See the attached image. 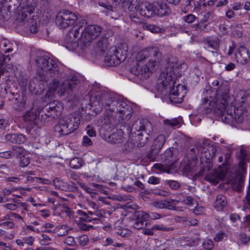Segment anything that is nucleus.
<instances>
[{
	"label": "nucleus",
	"instance_id": "1",
	"mask_svg": "<svg viewBox=\"0 0 250 250\" xmlns=\"http://www.w3.org/2000/svg\"><path fill=\"white\" fill-rule=\"evenodd\" d=\"M35 62L42 69L37 79L42 82V84L46 83L48 87L45 94V99L52 98L56 92L61 96L65 93L69 94L79 83L77 77L74 75L67 76L64 81L62 80L63 73L58 63L48 55L38 56Z\"/></svg>",
	"mask_w": 250,
	"mask_h": 250
},
{
	"label": "nucleus",
	"instance_id": "2",
	"mask_svg": "<svg viewBox=\"0 0 250 250\" xmlns=\"http://www.w3.org/2000/svg\"><path fill=\"white\" fill-rule=\"evenodd\" d=\"M161 57V53L157 48H146L138 53L136 65L131 69V72L141 80H146L155 69L156 62Z\"/></svg>",
	"mask_w": 250,
	"mask_h": 250
},
{
	"label": "nucleus",
	"instance_id": "3",
	"mask_svg": "<svg viewBox=\"0 0 250 250\" xmlns=\"http://www.w3.org/2000/svg\"><path fill=\"white\" fill-rule=\"evenodd\" d=\"M231 154L229 152L224 156H219L218 161L224 162L222 166H219L218 169L213 170L206 174L205 180L214 185L218 184L220 181H225L224 183L234 185V166L232 165V160L230 159Z\"/></svg>",
	"mask_w": 250,
	"mask_h": 250
},
{
	"label": "nucleus",
	"instance_id": "4",
	"mask_svg": "<svg viewBox=\"0 0 250 250\" xmlns=\"http://www.w3.org/2000/svg\"><path fill=\"white\" fill-rule=\"evenodd\" d=\"M229 92L227 85H221L214 92L213 97L210 96V100L207 97L203 99L202 104L203 108H208L207 112L213 111L216 115L222 117L229 103Z\"/></svg>",
	"mask_w": 250,
	"mask_h": 250
},
{
	"label": "nucleus",
	"instance_id": "5",
	"mask_svg": "<svg viewBox=\"0 0 250 250\" xmlns=\"http://www.w3.org/2000/svg\"><path fill=\"white\" fill-rule=\"evenodd\" d=\"M128 127L127 133H130L131 139L135 142L136 147H143L148 142L152 132L150 123L138 119L133 123L131 127L129 126Z\"/></svg>",
	"mask_w": 250,
	"mask_h": 250
},
{
	"label": "nucleus",
	"instance_id": "6",
	"mask_svg": "<svg viewBox=\"0 0 250 250\" xmlns=\"http://www.w3.org/2000/svg\"><path fill=\"white\" fill-rule=\"evenodd\" d=\"M235 157L237 162L235 167V191L241 192L244 186V178L248 163L250 162V155L244 146H240L237 148Z\"/></svg>",
	"mask_w": 250,
	"mask_h": 250
},
{
	"label": "nucleus",
	"instance_id": "7",
	"mask_svg": "<svg viewBox=\"0 0 250 250\" xmlns=\"http://www.w3.org/2000/svg\"><path fill=\"white\" fill-rule=\"evenodd\" d=\"M117 100L115 96L108 91H100L90 98L91 106L95 107L98 111L103 108L110 111V107Z\"/></svg>",
	"mask_w": 250,
	"mask_h": 250
},
{
	"label": "nucleus",
	"instance_id": "8",
	"mask_svg": "<svg viewBox=\"0 0 250 250\" xmlns=\"http://www.w3.org/2000/svg\"><path fill=\"white\" fill-rule=\"evenodd\" d=\"M80 124L78 118L67 115L61 119L54 127V131L59 136L66 135L75 130Z\"/></svg>",
	"mask_w": 250,
	"mask_h": 250
},
{
	"label": "nucleus",
	"instance_id": "9",
	"mask_svg": "<svg viewBox=\"0 0 250 250\" xmlns=\"http://www.w3.org/2000/svg\"><path fill=\"white\" fill-rule=\"evenodd\" d=\"M178 150L174 147H170L161 156L162 163H156L153 167L162 172L169 173L173 165L177 161Z\"/></svg>",
	"mask_w": 250,
	"mask_h": 250
},
{
	"label": "nucleus",
	"instance_id": "10",
	"mask_svg": "<svg viewBox=\"0 0 250 250\" xmlns=\"http://www.w3.org/2000/svg\"><path fill=\"white\" fill-rule=\"evenodd\" d=\"M110 107V111L111 113L114 112L118 117L119 122L121 124H124L128 121L131 116L132 108L131 106L127 104L125 102L120 101L117 99L116 102L113 103Z\"/></svg>",
	"mask_w": 250,
	"mask_h": 250
},
{
	"label": "nucleus",
	"instance_id": "11",
	"mask_svg": "<svg viewBox=\"0 0 250 250\" xmlns=\"http://www.w3.org/2000/svg\"><path fill=\"white\" fill-rule=\"evenodd\" d=\"M78 20L77 15L68 10H62L56 15V23L60 29H66L73 25Z\"/></svg>",
	"mask_w": 250,
	"mask_h": 250
},
{
	"label": "nucleus",
	"instance_id": "12",
	"mask_svg": "<svg viewBox=\"0 0 250 250\" xmlns=\"http://www.w3.org/2000/svg\"><path fill=\"white\" fill-rule=\"evenodd\" d=\"M127 57V50L121 48H112L107 53L104 58L106 65L109 66H115L124 61Z\"/></svg>",
	"mask_w": 250,
	"mask_h": 250
},
{
	"label": "nucleus",
	"instance_id": "13",
	"mask_svg": "<svg viewBox=\"0 0 250 250\" xmlns=\"http://www.w3.org/2000/svg\"><path fill=\"white\" fill-rule=\"evenodd\" d=\"M203 151L202 154H204V155L202 156V158L203 159V157H205L206 160L205 164L203 161L201 162L202 166L199 171V174L200 176L206 174V172L208 171L212 167V164L211 162V160L215 156L216 149L212 145L205 144L204 145Z\"/></svg>",
	"mask_w": 250,
	"mask_h": 250
},
{
	"label": "nucleus",
	"instance_id": "14",
	"mask_svg": "<svg viewBox=\"0 0 250 250\" xmlns=\"http://www.w3.org/2000/svg\"><path fill=\"white\" fill-rule=\"evenodd\" d=\"M102 27L98 25H89L81 32V39L84 43L96 39L101 33Z\"/></svg>",
	"mask_w": 250,
	"mask_h": 250
},
{
	"label": "nucleus",
	"instance_id": "15",
	"mask_svg": "<svg viewBox=\"0 0 250 250\" xmlns=\"http://www.w3.org/2000/svg\"><path fill=\"white\" fill-rule=\"evenodd\" d=\"M166 141V137L163 134L159 135L153 141L146 157L151 161H155L157 155L162 148Z\"/></svg>",
	"mask_w": 250,
	"mask_h": 250
},
{
	"label": "nucleus",
	"instance_id": "16",
	"mask_svg": "<svg viewBox=\"0 0 250 250\" xmlns=\"http://www.w3.org/2000/svg\"><path fill=\"white\" fill-rule=\"evenodd\" d=\"M47 112L48 116L55 119L61 115L63 110L62 104L58 101H54L48 104L43 108Z\"/></svg>",
	"mask_w": 250,
	"mask_h": 250
},
{
	"label": "nucleus",
	"instance_id": "17",
	"mask_svg": "<svg viewBox=\"0 0 250 250\" xmlns=\"http://www.w3.org/2000/svg\"><path fill=\"white\" fill-rule=\"evenodd\" d=\"M127 127H129V126L121 125V128L119 130L117 129L116 131L108 135L107 137H105V140L112 144H116L117 145L121 144L124 140L123 131L125 129L127 130Z\"/></svg>",
	"mask_w": 250,
	"mask_h": 250
},
{
	"label": "nucleus",
	"instance_id": "18",
	"mask_svg": "<svg viewBox=\"0 0 250 250\" xmlns=\"http://www.w3.org/2000/svg\"><path fill=\"white\" fill-rule=\"evenodd\" d=\"M250 56L248 49L244 45H239L235 51V60L238 62L245 64L250 60Z\"/></svg>",
	"mask_w": 250,
	"mask_h": 250
},
{
	"label": "nucleus",
	"instance_id": "19",
	"mask_svg": "<svg viewBox=\"0 0 250 250\" xmlns=\"http://www.w3.org/2000/svg\"><path fill=\"white\" fill-rule=\"evenodd\" d=\"M132 217L134 220L133 227L139 229L143 228L144 222L149 218V214L142 210H137L134 212Z\"/></svg>",
	"mask_w": 250,
	"mask_h": 250
},
{
	"label": "nucleus",
	"instance_id": "20",
	"mask_svg": "<svg viewBox=\"0 0 250 250\" xmlns=\"http://www.w3.org/2000/svg\"><path fill=\"white\" fill-rule=\"evenodd\" d=\"M155 7L154 2L151 3L146 2L141 3L136 10L139 11L140 14L142 16L150 18L155 15Z\"/></svg>",
	"mask_w": 250,
	"mask_h": 250
},
{
	"label": "nucleus",
	"instance_id": "21",
	"mask_svg": "<svg viewBox=\"0 0 250 250\" xmlns=\"http://www.w3.org/2000/svg\"><path fill=\"white\" fill-rule=\"evenodd\" d=\"M54 185L56 188L64 191H68L72 192H77L78 191V188L76 187L75 184L72 183V185H68L63 180L59 178H55L53 180Z\"/></svg>",
	"mask_w": 250,
	"mask_h": 250
},
{
	"label": "nucleus",
	"instance_id": "22",
	"mask_svg": "<svg viewBox=\"0 0 250 250\" xmlns=\"http://www.w3.org/2000/svg\"><path fill=\"white\" fill-rule=\"evenodd\" d=\"M179 201L175 200H171V201L167 200H156L152 203V205L157 208H167L169 210H175V207L172 204L176 205Z\"/></svg>",
	"mask_w": 250,
	"mask_h": 250
},
{
	"label": "nucleus",
	"instance_id": "23",
	"mask_svg": "<svg viewBox=\"0 0 250 250\" xmlns=\"http://www.w3.org/2000/svg\"><path fill=\"white\" fill-rule=\"evenodd\" d=\"M155 7V15L160 17L168 15L170 10L166 3L154 2Z\"/></svg>",
	"mask_w": 250,
	"mask_h": 250
},
{
	"label": "nucleus",
	"instance_id": "24",
	"mask_svg": "<svg viewBox=\"0 0 250 250\" xmlns=\"http://www.w3.org/2000/svg\"><path fill=\"white\" fill-rule=\"evenodd\" d=\"M23 119L25 122L29 124H36V121L40 119V114H38V111L32 108L25 114Z\"/></svg>",
	"mask_w": 250,
	"mask_h": 250
},
{
	"label": "nucleus",
	"instance_id": "25",
	"mask_svg": "<svg viewBox=\"0 0 250 250\" xmlns=\"http://www.w3.org/2000/svg\"><path fill=\"white\" fill-rule=\"evenodd\" d=\"M180 87L183 88V85L179 84L176 87H173L170 89L169 98L171 103L177 104L182 102V98L178 97L179 93L178 91Z\"/></svg>",
	"mask_w": 250,
	"mask_h": 250
},
{
	"label": "nucleus",
	"instance_id": "26",
	"mask_svg": "<svg viewBox=\"0 0 250 250\" xmlns=\"http://www.w3.org/2000/svg\"><path fill=\"white\" fill-rule=\"evenodd\" d=\"M36 5V0H23L20 4L21 9H25L29 14L33 13Z\"/></svg>",
	"mask_w": 250,
	"mask_h": 250
},
{
	"label": "nucleus",
	"instance_id": "27",
	"mask_svg": "<svg viewBox=\"0 0 250 250\" xmlns=\"http://www.w3.org/2000/svg\"><path fill=\"white\" fill-rule=\"evenodd\" d=\"M144 29L150 31L153 33H163L165 30L158 26L154 24H148L147 23L143 24Z\"/></svg>",
	"mask_w": 250,
	"mask_h": 250
},
{
	"label": "nucleus",
	"instance_id": "28",
	"mask_svg": "<svg viewBox=\"0 0 250 250\" xmlns=\"http://www.w3.org/2000/svg\"><path fill=\"white\" fill-rule=\"evenodd\" d=\"M130 140L127 141L123 146L122 151L124 153L126 154L130 152L133 151L134 147H136L135 146V142L131 139V135H130Z\"/></svg>",
	"mask_w": 250,
	"mask_h": 250
},
{
	"label": "nucleus",
	"instance_id": "29",
	"mask_svg": "<svg viewBox=\"0 0 250 250\" xmlns=\"http://www.w3.org/2000/svg\"><path fill=\"white\" fill-rule=\"evenodd\" d=\"M226 198L222 194H219L217 196L216 201L214 203V206L218 209H222L226 205Z\"/></svg>",
	"mask_w": 250,
	"mask_h": 250
},
{
	"label": "nucleus",
	"instance_id": "30",
	"mask_svg": "<svg viewBox=\"0 0 250 250\" xmlns=\"http://www.w3.org/2000/svg\"><path fill=\"white\" fill-rule=\"evenodd\" d=\"M108 41L106 37H102L97 43V51L104 52L107 48Z\"/></svg>",
	"mask_w": 250,
	"mask_h": 250
},
{
	"label": "nucleus",
	"instance_id": "31",
	"mask_svg": "<svg viewBox=\"0 0 250 250\" xmlns=\"http://www.w3.org/2000/svg\"><path fill=\"white\" fill-rule=\"evenodd\" d=\"M161 77L162 79V83L164 87H166L169 85L173 84L171 73L168 74L167 71L166 73L162 74Z\"/></svg>",
	"mask_w": 250,
	"mask_h": 250
},
{
	"label": "nucleus",
	"instance_id": "32",
	"mask_svg": "<svg viewBox=\"0 0 250 250\" xmlns=\"http://www.w3.org/2000/svg\"><path fill=\"white\" fill-rule=\"evenodd\" d=\"M141 3V0H123V4L128 7L129 10L137 9Z\"/></svg>",
	"mask_w": 250,
	"mask_h": 250
},
{
	"label": "nucleus",
	"instance_id": "33",
	"mask_svg": "<svg viewBox=\"0 0 250 250\" xmlns=\"http://www.w3.org/2000/svg\"><path fill=\"white\" fill-rule=\"evenodd\" d=\"M249 97V95L243 90H240L236 95L235 98V103L239 102V104H244L246 99Z\"/></svg>",
	"mask_w": 250,
	"mask_h": 250
},
{
	"label": "nucleus",
	"instance_id": "34",
	"mask_svg": "<svg viewBox=\"0 0 250 250\" xmlns=\"http://www.w3.org/2000/svg\"><path fill=\"white\" fill-rule=\"evenodd\" d=\"M83 161L80 158L75 157L73 158L69 162L70 166L74 169L80 168L83 165Z\"/></svg>",
	"mask_w": 250,
	"mask_h": 250
},
{
	"label": "nucleus",
	"instance_id": "35",
	"mask_svg": "<svg viewBox=\"0 0 250 250\" xmlns=\"http://www.w3.org/2000/svg\"><path fill=\"white\" fill-rule=\"evenodd\" d=\"M98 122L101 126L106 127L110 125L111 120L108 115L103 114L99 117Z\"/></svg>",
	"mask_w": 250,
	"mask_h": 250
},
{
	"label": "nucleus",
	"instance_id": "36",
	"mask_svg": "<svg viewBox=\"0 0 250 250\" xmlns=\"http://www.w3.org/2000/svg\"><path fill=\"white\" fill-rule=\"evenodd\" d=\"M239 209L240 210V212L237 214V218L240 221H241V219L242 218L243 220L242 222H245L247 219V216H248L249 215L247 214L248 212L250 211V209L244 207L240 208Z\"/></svg>",
	"mask_w": 250,
	"mask_h": 250
},
{
	"label": "nucleus",
	"instance_id": "37",
	"mask_svg": "<svg viewBox=\"0 0 250 250\" xmlns=\"http://www.w3.org/2000/svg\"><path fill=\"white\" fill-rule=\"evenodd\" d=\"M79 214L82 216V217L80 218V220L84 222H90L92 220L96 221L97 219L96 217L89 216L87 213L83 210H79Z\"/></svg>",
	"mask_w": 250,
	"mask_h": 250
},
{
	"label": "nucleus",
	"instance_id": "38",
	"mask_svg": "<svg viewBox=\"0 0 250 250\" xmlns=\"http://www.w3.org/2000/svg\"><path fill=\"white\" fill-rule=\"evenodd\" d=\"M66 47L69 50H73L78 46V43L75 39L70 41L68 39H66Z\"/></svg>",
	"mask_w": 250,
	"mask_h": 250
},
{
	"label": "nucleus",
	"instance_id": "39",
	"mask_svg": "<svg viewBox=\"0 0 250 250\" xmlns=\"http://www.w3.org/2000/svg\"><path fill=\"white\" fill-rule=\"evenodd\" d=\"M165 184L168 185L172 189L176 190L180 188V183L175 180H166Z\"/></svg>",
	"mask_w": 250,
	"mask_h": 250
},
{
	"label": "nucleus",
	"instance_id": "40",
	"mask_svg": "<svg viewBox=\"0 0 250 250\" xmlns=\"http://www.w3.org/2000/svg\"><path fill=\"white\" fill-rule=\"evenodd\" d=\"M220 30L222 31L224 34L229 33V32L231 33H233V32L232 25L226 24L221 25L220 26Z\"/></svg>",
	"mask_w": 250,
	"mask_h": 250
},
{
	"label": "nucleus",
	"instance_id": "41",
	"mask_svg": "<svg viewBox=\"0 0 250 250\" xmlns=\"http://www.w3.org/2000/svg\"><path fill=\"white\" fill-rule=\"evenodd\" d=\"M20 165L22 167L27 166L30 162V158L27 155H22L20 157Z\"/></svg>",
	"mask_w": 250,
	"mask_h": 250
},
{
	"label": "nucleus",
	"instance_id": "42",
	"mask_svg": "<svg viewBox=\"0 0 250 250\" xmlns=\"http://www.w3.org/2000/svg\"><path fill=\"white\" fill-rule=\"evenodd\" d=\"M239 107L240 108V111H241L240 113L238 112L237 113L235 112V116L237 115L238 116V121H237L238 123H241L243 120V112L244 111V108L242 106V105H238L237 107H236V105L235 104V108H236V110L237 111H238ZM236 121V117L235 116V121Z\"/></svg>",
	"mask_w": 250,
	"mask_h": 250
},
{
	"label": "nucleus",
	"instance_id": "43",
	"mask_svg": "<svg viewBox=\"0 0 250 250\" xmlns=\"http://www.w3.org/2000/svg\"><path fill=\"white\" fill-rule=\"evenodd\" d=\"M222 121L230 125L231 126H233L234 123V119L232 113H228V112H227V114L225 116L224 118L222 119Z\"/></svg>",
	"mask_w": 250,
	"mask_h": 250
},
{
	"label": "nucleus",
	"instance_id": "44",
	"mask_svg": "<svg viewBox=\"0 0 250 250\" xmlns=\"http://www.w3.org/2000/svg\"><path fill=\"white\" fill-rule=\"evenodd\" d=\"M15 136L16 138L15 139L14 144H21L24 143L26 141V139L24 135L21 134H16Z\"/></svg>",
	"mask_w": 250,
	"mask_h": 250
},
{
	"label": "nucleus",
	"instance_id": "45",
	"mask_svg": "<svg viewBox=\"0 0 250 250\" xmlns=\"http://www.w3.org/2000/svg\"><path fill=\"white\" fill-rule=\"evenodd\" d=\"M164 124L166 125H168L172 127H173L178 125L180 124V122L177 119L174 118L171 120H165L164 121Z\"/></svg>",
	"mask_w": 250,
	"mask_h": 250
},
{
	"label": "nucleus",
	"instance_id": "46",
	"mask_svg": "<svg viewBox=\"0 0 250 250\" xmlns=\"http://www.w3.org/2000/svg\"><path fill=\"white\" fill-rule=\"evenodd\" d=\"M204 249L206 250H211L213 248V242L212 240L208 239L205 240L202 244Z\"/></svg>",
	"mask_w": 250,
	"mask_h": 250
},
{
	"label": "nucleus",
	"instance_id": "47",
	"mask_svg": "<svg viewBox=\"0 0 250 250\" xmlns=\"http://www.w3.org/2000/svg\"><path fill=\"white\" fill-rule=\"evenodd\" d=\"M152 228L153 229V230H161L166 231H169L173 230V229L172 228H166L164 227L163 225H156L152 227Z\"/></svg>",
	"mask_w": 250,
	"mask_h": 250
},
{
	"label": "nucleus",
	"instance_id": "48",
	"mask_svg": "<svg viewBox=\"0 0 250 250\" xmlns=\"http://www.w3.org/2000/svg\"><path fill=\"white\" fill-rule=\"evenodd\" d=\"M134 185L138 187L141 189L144 190V191L143 192L144 193L146 194H149L150 192L149 190L145 189V185L141 182L140 181H136L134 183Z\"/></svg>",
	"mask_w": 250,
	"mask_h": 250
},
{
	"label": "nucleus",
	"instance_id": "49",
	"mask_svg": "<svg viewBox=\"0 0 250 250\" xmlns=\"http://www.w3.org/2000/svg\"><path fill=\"white\" fill-rule=\"evenodd\" d=\"M240 240L242 244L247 245L250 240V238L245 233H241L240 234Z\"/></svg>",
	"mask_w": 250,
	"mask_h": 250
},
{
	"label": "nucleus",
	"instance_id": "50",
	"mask_svg": "<svg viewBox=\"0 0 250 250\" xmlns=\"http://www.w3.org/2000/svg\"><path fill=\"white\" fill-rule=\"evenodd\" d=\"M183 203L188 205H193L196 201L191 197L187 196L183 200Z\"/></svg>",
	"mask_w": 250,
	"mask_h": 250
},
{
	"label": "nucleus",
	"instance_id": "51",
	"mask_svg": "<svg viewBox=\"0 0 250 250\" xmlns=\"http://www.w3.org/2000/svg\"><path fill=\"white\" fill-rule=\"evenodd\" d=\"M64 243L68 246H74L76 242L74 238L72 236H68L65 239Z\"/></svg>",
	"mask_w": 250,
	"mask_h": 250
},
{
	"label": "nucleus",
	"instance_id": "52",
	"mask_svg": "<svg viewBox=\"0 0 250 250\" xmlns=\"http://www.w3.org/2000/svg\"><path fill=\"white\" fill-rule=\"evenodd\" d=\"M104 210L103 209L97 210L94 211V215L92 216V217H96L98 220V218H102L104 217V214L105 213Z\"/></svg>",
	"mask_w": 250,
	"mask_h": 250
},
{
	"label": "nucleus",
	"instance_id": "53",
	"mask_svg": "<svg viewBox=\"0 0 250 250\" xmlns=\"http://www.w3.org/2000/svg\"><path fill=\"white\" fill-rule=\"evenodd\" d=\"M80 228L83 230H88L90 228H93V226L90 225H87L83 222L80 221L78 224Z\"/></svg>",
	"mask_w": 250,
	"mask_h": 250
},
{
	"label": "nucleus",
	"instance_id": "54",
	"mask_svg": "<svg viewBox=\"0 0 250 250\" xmlns=\"http://www.w3.org/2000/svg\"><path fill=\"white\" fill-rule=\"evenodd\" d=\"M88 242V238L86 235H83L79 237V243L82 246H85Z\"/></svg>",
	"mask_w": 250,
	"mask_h": 250
},
{
	"label": "nucleus",
	"instance_id": "55",
	"mask_svg": "<svg viewBox=\"0 0 250 250\" xmlns=\"http://www.w3.org/2000/svg\"><path fill=\"white\" fill-rule=\"evenodd\" d=\"M16 134H7L5 136V139L6 140V141L11 142L13 144L14 143V140L16 138L15 136Z\"/></svg>",
	"mask_w": 250,
	"mask_h": 250
},
{
	"label": "nucleus",
	"instance_id": "56",
	"mask_svg": "<svg viewBox=\"0 0 250 250\" xmlns=\"http://www.w3.org/2000/svg\"><path fill=\"white\" fill-rule=\"evenodd\" d=\"M82 143H83V145L84 146H91L92 144L91 140L86 136H84L83 137V140Z\"/></svg>",
	"mask_w": 250,
	"mask_h": 250
},
{
	"label": "nucleus",
	"instance_id": "57",
	"mask_svg": "<svg viewBox=\"0 0 250 250\" xmlns=\"http://www.w3.org/2000/svg\"><path fill=\"white\" fill-rule=\"evenodd\" d=\"M160 181V180L159 178L154 176H151L149 178L148 182L149 184L156 185L159 184Z\"/></svg>",
	"mask_w": 250,
	"mask_h": 250
},
{
	"label": "nucleus",
	"instance_id": "58",
	"mask_svg": "<svg viewBox=\"0 0 250 250\" xmlns=\"http://www.w3.org/2000/svg\"><path fill=\"white\" fill-rule=\"evenodd\" d=\"M78 184L82 188H83L87 192L89 193L93 192V190L90 188L85 185L84 183L82 182H78Z\"/></svg>",
	"mask_w": 250,
	"mask_h": 250
},
{
	"label": "nucleus",
	"instance_id": "59",
	"mask_svg": "<svg viewBox=\"0 0 250 250\" xmlns=\"http://www.w3.org/2000/svg\"><path fill=\"white\" fill-rule=\"evenodd\" d=\"M204 22H200L199 23L196 24V30L197 31L204 30L206 27L207 24L204 23Z\"/></svg>",
	"mask_w": 250,
	"mask_h": 250
},
{
	"label": "nucleus",
	"instance_id": "60",
	"mask_svg": "<svg viewBox=\"0 0 250 250\" xmlns=\"http://www.w3.org/2000/svg\"><path fill=\"white\" fill-rule=\"evenodd\" d=\"M185 21L188 23H191L194 21L195 17L192 14H189L184 17Z\"/></svg>",
	"mask_w": 250,
	"mask_h": 250
},
{
	"label": "nucleus",
	"instance_id": "61",
	"mask_svg": "<svg viewBox=\"0 0 250 250\" xmlns=\"http://www.w3.org/2000/svg\"><path fill=\"white\" fill-rule=\"evenodd\" d=\"M3 207L9 210H14L17 208V205L15 204H7L3 205Z\"/></svg>",
	"mask_w": 250,
	"mask_h": 250
},
{
	"label": "nucleus",
	"instance_id": "62",
	"mask_svg": "<svg viewBox=\"0 0 250 250\" xmlns=\"http://www.w3.org/2000/svg\"><path fill=\"white\" fill-rule=\"evenodd\" d=\"M204 145V144H203V143H201L200 142H197V143H196V144L195 145V147L196 149L197 150V151L199 152H201L202 154L203 152V149Z\"/></svg>",
	"mask_w": 250,
	"mask_h": 250
},
{
	"label": "nucleus",
	"instance_id": "63",
	"mask_svg": "<svg viewBox=\"0 0 250 250\" xmlns=\"http://www.w3.org/2000/svg\"><path fill=\"white\" fill-rule=\"evenodd\" d=\"M12 152L10 151H5L0 153V157L5 159H8L11 156Z\"/></svg>",
	"mask_w": 250,
	"mask_h": 250
},
{
	"label": "nucleus",
	"instance_id": "64",
	"mask_svg": "<svg viewBox=\"0 0 250 250\" xmlns=\"http://www.w3.org/2000/svg\"><path fill=\"white\" fill-rule=\"evenodd\" d=\"M59 231L60 233H59V235L60 236L66 235L68 233V229L66 226H62Z\"/></svg>",
	"mask_w": 250,
	"mask_h": 250
}]
</instances>
